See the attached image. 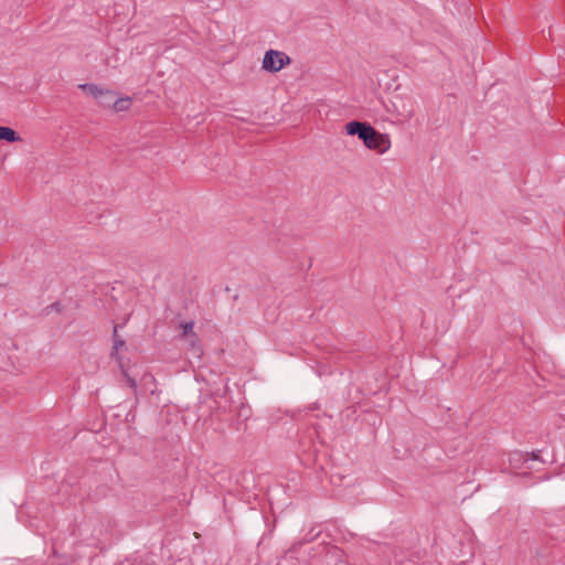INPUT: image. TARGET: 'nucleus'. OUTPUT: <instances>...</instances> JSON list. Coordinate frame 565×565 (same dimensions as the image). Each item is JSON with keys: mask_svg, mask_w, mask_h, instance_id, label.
<instances>
[{"mask_svg": "<svg viewBox=\"0 0 565 565\" xmlns=\"http://www.w3.org/2000/svg\"><path fill=\"white\" fill-rule=\"evenodd\" d=\"M121 371H122L124 376H125V377H126V380H127L128 385H129L131 388L136 390V388H137V382H136V380H135L134 377L129 376V375H128V373L125 371V369H124L122 366H121Z\"/></svg>", "mask_w": 565, "mask_h": 565, "instance_id": "9d476101", "label": "nucleus"}, {"mask_svg": "<svg viewBox=\"0 0 565 565\" xmlns=\"http://www.w3.org/2000/svg\"><path fill=\"white\" fill-rule=\"evenodd\" d=\"M345 132L349 136H358L364 145L370 142L372 136H375V128L366 121L352 120L345 127Z\"/></svg>", "mask_w": 565, "mask_h": 565, "instance_id": "7ed1b4c3", "label": "nucleus"}, {"mask_svg": "<svg viewBox=\"0 0 565 565\" xmlns=\"http://www.w3.org/2000/svg\"><path fill=\"white\" fill-rule=\"evenodd\" d=\"M531 459H533V460H539V459H540L539 454H536V452H532V454H531Z\"/></svg>", "mask_w": 565, "mask_h": 565, "instance_id": "f8f14e48", "label": "nucleus"}, {"mask_svg": "<svg viewBox=\"0 0 565 565\" xmlns=\"http://www.w3.org/2000/svg\"><path fill=\"white\" fill-rule=\"evenodd\" d=\"M398 115L402 116L404 119H409L414 115V110L412 107H406V105L403 104L402 109H397Z\"/></svg>", "mask_w": 565, "mask_h": 565, "instance_id": "1a4fd4ad", "label": "nucleus"}, {"mask_svg": "<svg viewBox=\"0 0 565 565\" xmlns=\"http://www.w3.org/2000/svg\"><path fill=\"white\" fill-rule=\"evenodd\" d=\"M0 140L7 142H18L21 141L22 138L14 129L7 126H0Z\"/></svg>", "mask_w": 565, "mask_h": 565, "instance_id": "423d86ee", "label": "nucleus"}, {"mask_svg": "<svg viewBox=\"0 0 565 565\" xmlns=\"http://www.w3.org/2000/svg\"><path fill=\"white\" fill-rule=\"evenodd\" d=\"M179 328L182 330L180 338L190 339L191 345L194 347L195 342L199 340L196 333L193 331L194 321H182L180 322Z\"/></svg>", "mask_w": 565, "mask_h": 565, "instance_id": "39448f33", "label": "nucleus"}, {"mask_svg": "<svg viewBox=\"0 0 565 565\" xmlns=\"http://www.w3.org/2000/svg\"><path fill=\"white\" fill-rule=\"evenodd\" d=\"M364 146L371 150L377 151L379 153H384L390 149L391 141L387 135L375 129V136H372L370 142Z\"/></svg>", "mask_w": 565, "mask_h": 565, "instance_id": "20e7f679", "label": "nucleus"}, {"mask_svg": "<svg viewBox=\"0 0 565 565\" xmlns=\"http://www.w3.org/2000/svg\"><path fill=\"white\" fill-rule=\"evenodd\" d=\"M118 565H134V564L130 561H125V562H121Z\"/></svg>", "mask_w": 565, "mask_h": 565, "instance_id": "ddd939ff", "label": "nucleus"}, {"mask_svg": "<svg viewBox=\"0 0 565 565\" xmlns=\"http://www.w3.org/2000/svg\"><path fill=\"white\" fill-rule=\"evenodd\" d=\"M291 63L290 57L280 51L268 50L263 60V70L277 73Z\"/></svg>", "mask_w": 565, "mask_h": 565, "instance_id": "f257e3e1", "label": "nucleus"}, {"mask_svg": "<svg viewBox=\"0 0 565 565\" xmlns=\"http://www.w3.org/2000/svg\"><path fill=\"white\" fill-rule=\"evenodd\" d=\"M50 310H54L56 312H60L62 310V305L61 302L56 301V302H53L52 305L47 306L45 308V311L49 312Z\"/></svg>", "mask_w": 565, "mask_h": 565, "instance_id": "9b49d317", "label": "nucleus"}, {"mask_svg": "<svg viewBox=\"0 0 565 565\" xmlns=\"http://www.w3.org/2000/svg\"><path fill=\"white\" fill-rule=\"evenodd\" d=\"M78 87L92 95L97 103L103 107H111L113 100L116 97V93L110 89H104L96 84H81Z\"/></svg>", "mask_w": 565, "mask_h": 565, "instance_id": "f03ea898", "label": "nucleus"}, {"mask_svg": "<svg viewBox=\"0 0 565 565\" xmlns=\"http://www.w3.org/2000/svg\"><path fill=\"white\" fill-rule=\"evenodd\" d=\"M113 339H114V345H113L111 356H115L116 359H118V351L126 347V342L118 334L117 326L114 327Z\"/></svg>", "mask_w": 565, "mask_h": 565, "instance_id": "6e6552de", "label": "nucleus"}, {"mask_svg": "<svg viewBox=\"0 0 565 565\" xmlns=\"http://www.w3.org/2000/svg\"><path fill=\"white\" fill-rule=\"evenodd\" d=\"M131 104H132V99L130 97H119V98L115 97L113 100L111 107L116 113H119V111L128 110L130 108Z\"/></svg>", "mask_w": 565, "mask_h": 565, "instance_id": "0eeeda50", "label": "nucleus"}]
</instances>
